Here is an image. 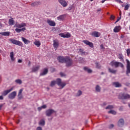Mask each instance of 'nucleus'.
<instances>
[{
  "mask_svg": "<svg viewBox=\"0 0 130 130\" xmlns=\"http://www.w3.org/2000/svg\"><path fill=\"white\" fill-rule=\"evenodd\" d=\"M37 130H42V128L41 127H38Z\"/></svg>",
  "mask_w": 130,
  "mask_h": 130,
  "instance_id": "obj_53",
  "label": "nucleus"
},
{
  "mask_svg": "<svg viewBox=\"0 0 130 130\" xmlns=\"http://www.w3.org/2000/svg\"><path fill=\"white\" fill-rule=\"evenodd\" d=\"M41 4V2H36L32 3L31 5L32 7H37L39 5H40Z\"/></svg>",
  "mask_w": 130,
  "mask_h": 130,
  "instance_id": "obj_21",
  "label": "nucleus"
},
{
  "mask_svg": "<svg viewBox=\"0 0 130 130\" xmlns=\"http://www.w3.org/2000/svg\"><path fill=\"white\" fill-rule=\"evenodd\" d=\"M116 2H118L119 3L123 4V3L121 1V0H116Z\"/></svg>",
  "mask_w": 130,
  "mask_h": 130,
  "instance_id": "obj_50",
  "label": "nucleus"
},
{
  "mask_svg": "<svg viewBox=\"0 0 130 130\" xmlns=\"http://www.w3.org/2000/svg\"><path fill=\"white\" fill-rule=\"evenodd\" d=\"M113 85H114L116 87H121V84L119 82H114L113 83Z\"/></svg>",
  "mask_w": 130,
  "mask_h": 130,
  "instance_id": "obj_23",
  "label": "nucleus"
},
{
  "mask_svg": "<svg viewBox=\"0 0 130 130\" xmlns=\"http://www.w3.org/2000/svg\"><path fill=\"white\" fill-rule=\"evenodd\" d=\"M16 95H17L16 91H13L9 94L8 98L10 100H13L15 98Z\"/></svg>",
  "mask_w": 130,
  "mask_h": 130,
  "instance_id": "obj_8",
  "label": "nucleus"
},
{
  "mask_svg": "<svg viewBox=\"0 0 130 130\" xmlns=\"http://www.w3.org/2000/svg\"><path fill=\"white\" fill-rule=\"evenodd\" d=\"M30 61H29L28 66H30Z\"/></svg>",
  "mask_w": 130,
  "mask_h": 130,
  "instance_id": "obj_63",
  "label": "nucleus"
},
{
  "mask_svg": "<svg viewBox=\"0 0 130 130\" xmlns=\"http://www.w3.org/2000/svg\"><path fill=\"white\" fill-rule=\"evenodd\" d=\"M26 26V24L24 23H22L21 24H19V23L16 24L14 27H16L17 28L15 29V31L17 33H20L21 31H24L26 30V28L24 27H25Z\"/></svg>",
  "mask_w": 130,
  "mask_h": 130,
  "instance_id": "obj_1",
  "label": "nucleus"
},
{
  "mask_svg": "<svg viewBox=\"0 0 130 130\" xmlns=\"http://www.w3.org/2000/svg\"><path fill=\"white\" fill-rule=\"evenodd\" d=\"M57 19L60 21L63 20L64 19V15H61L57 17Z\"/></svg>",
  "mask_w": 130,
  "mask_h": 130,
  "instance_id": "obj_30",
  "label": "nucleus"
},
{
  "mask_svg": "<svg viewBox=\"0 0 130 130\" xmlns=\"http://www.w3.org/2000/svg\"><path fill=\"white\" fill-rule=\"evenodd\" d=\"M18 99L19 100H21V99H22V94H18Z\"/></svg>",
  "mask_w": 130,
  "mask_h": 130,
  "instance_id": "obj_46",
  "label": "nucleus"
},
{
  "mask_svg": "<svg viewBox=\"0 0 130 130\" xmlns=\"http://www.w3.org/2000/svg\"><path fill=\"white\" fill-rule=\"evenodd\" d=\"M110 65H111V66L112 67L115 66V67L116 68H118L119 66L121 68H123L124 67L123 64L122 63L115 61L114 60L112 61L111 63H110Z\"/></svg>",
  "mask_w": 130,
  "mask_h": 130,
  "instance_id": "obj_2",
  "label": "nucleus"
},
{
  "mask_svg": "<svg viewBox=\"0 0 130 130\" xmlns=\"http://www.w3.org/2000/svg\"><path fill=\"white\" fill-rule=\"evenodd\" d=\"M13 87H12L11 89L6 90L4 91L2 93V94L3 96H6L9 93H10L11 91H12L13 90Z\"/></svg>",
  "mask_w": 130,
  "mask_h": 130,
  "instance_id": "obj_12",
  "label": "nucleus"
},
{
  "mask_svg": "<svg viewBox=\"0 0 130 130\" xmlns=\"http://www.w3.org/2000/svg\"><path fill=\"white\" fill-rule=\"evenodd\" d=\"M48 72V70L47 68L44 69V71L42 73L40 74V76H44L46 75Z\"/></svg>",
  "mask_w": 130,
  "mask_h": 130,
  "instance_id": "obj_20",
  "label": "nucleus"
},
{
  "mask_svg": "<svg viewBox=\"0 0 130 130\" xmlns=\"http://www.w3.org/2000/svg\"><path fill=\"white\" fill-rule=\"evenodd\" d=\"M114 125L112 124L111 125H110V126H109V128H113V127H114Z\"/></svg>",
  "mask_w": 130,
  "mask_h": 130,
  "instance_id": "obj_47",
  "label": "nucleus"
},
{
  "mask_svg": "<svg viewBox=\"0 0 130 130\" xmlns=\"http://www.w3.org/2000/svg\"><path fill=\"white\" fill-rule=\"evenodd\" d=\"M117 71L109 68V72L112 73V74H116V73Z\"/></svg>",
  "mask_w": 130,
  "mask_h": 130,
  "instance_id": "obj_27",
  "label": "nucleus"
},
{
  "mask_svg": "<svg viewBox=\"0 0 130 130\" xmlns=\"http://www.w3.org/2000/svg\"><path fill=\"white\" fill-rule=\"evenodd\" d=\"M57 60L59 61L60 63H65L66 60V56H59L57 57Z\"/></svg>",
  "mask_w": 130,
  "mask_h": 130,
  "instance_id": "obj_9",
  "label": "nucleus"
},
{
  "mask_svg": "<svg viewBox=\"0 0 130 130\" xmlns=\"http://www.w3.org/2000/svg\"><path fill=\"white\" fill-rule=\"evenodd\" d=\"M101 88L100 87V86L98 85H96V86H95V91H96V92H101Z\"/></svg>",
  "mask_w": 130,
  "mask_h": 130,
  "instance_id": "obj_26",
  "label": "nucleus"
},
{
  "mask_svg": "<svg viewBox=\"0 0 130 130\" xmlns=\"http://www.w3.org/2000/svg\"><path fill=\"white\" fill-rule=\"evenodd\" d=\"M56 82L55 81H53L51 82V83L50 84V86L53 87V86L55 85L56 84Z\"/></svg>",
  "mask_w": 130,
  "mask_h": 130,
  "instance_id": "obj_37",
  "label": "nucleus"
},
{
  "mask_svg": "<svg viewBox=\"0 0 130 130\" xmlns=\"http://www.w3.org/2000/svg\"><path fill=\"white\" fill-rule=\"evenodd\" d=\"M91 36L98 38L101 36V34L98 31H93L91 33Z\"/></svg>",
  "mask_w": 130,
  "mask_h": 130,
  "instance_id": "obj_16",
  "label": "nucleus"
},
{
  "mask_svg": "<svg viewBox=\"0 0 130 130\" xmlns=\"http://www.w3.org/2000/svg\"><path fill=\"white\" fill-rule=\"evenodd\" d=\"M45 122L44 120H41L40 122H39V124L40 125H45Z\"/></svg>",
  "mask_w": 130,
  "mask_h": 130,
  "instance_id": "obj_33",
  "label": "nucleus"
},
{
  "mask_svg": "<svg viewBox=\"0 0 130 130\" xmlns=\"http://www.w3.org/2000/svg\"><path fill=\"white\" fill-rule=\"evenodd\" d=\"M118 98L121 100H127L130 99V95L128 94L120 93Z\"/></svg>",
  "mask_w": 130,
  "mask_h": 130,
  "instance_id": "obj_3",
  "label": "nucleus"
},
{
  "mask_svg": "<svg viewBox=\"0 0 130 130\" xmlns=\"http://www.w3.org/2000/svg\"><path fill=\"white\" fill-rule=\"evenodd\" d=\"M14 23H15V21L13 20V18H12L11 19H9V24L10 25L12 26V25H14Z\"/></svg>",
  "mask_w": 130,
  "mask_h": 130,
  "instance_id": "obj_24",
  "label": "nucleus"
},
{
  "mask_svg": "<svg viewBox=\"0 0 130 130\" xmlns=\"http://www.w3.org/2000/svg\"><path fill=\"white\" fill-rule=\"evenodd\" d=\"M9 41L11 43H12L14 45H16L19 46H23V44L20 41H17L16 40H15V39H10Z\"/></svg>",
  "mask_w": 130,
  "mask_h": 130,
  "instance_id": "obj_4",
  "label": "nucleus"
},
{
  "mask_svg": "<svg viewBox=\"0 0 130 130\" xmlns=\"http://www.w3.org/2000/svg\"><path fill=\"white\" fill-rule=\"evenodd\" d=\"M42 109H43V108H42V106H41V107H39V108H38V109L39 111H41Z\"/></svg>",
  "mask_w": 130,
  "mask_h": 130,
  "instance_id": "obj_54",
  "label": "nucleus"
},
{
  "mask_svg": "<svg viewBox=\"0 0 130 130\" xmlns=\"http://www.w3.org/2000/svg\"><path fill=\"white\" fill-rule=\"evenodd\" d=\"M40 68V67L39 66L36 67H33L32 69V72H36L39 70Z\"/></svg>",
  "mask_w": 130,
  "mask_h": 130,
  "instance_id": "obj_25",
  "label": "nucleus"
},
{
  "mask_svg": "<svg viewBox=\"0 0 130 130\" xmlns=\"http://www.w3.org/2000/svg\"><path fill=\"white\" fill-rule=\"evenodd\" d=\"M120 38H121V39L124 38V35H121V36H120Z\"/></svg>",
  "mask_w": 130,
  "mask_h": 130,
  "instance_id": "obj_58",
  "label": "nucleus"
},
{
  "mask_svg": "<svg viewBox=\"0 0 130 130\" xmlns=\"http://www.w3.org/2000/svg\"><path fill=\"white\" fill-rule=\"evenodd\" d=\"M113 108H114L113 106L109 105V106H108V107H106V109H113Z\"/></svg>",
  "mask_w": 130,
  "mask_h": 130,
  "instance_id": "obj_40",
  "label": "nucleus"
},
{
  "mask_svg": "<svg viewBox=\"0 0 130 130\" xmlns=\"http://www.w3.org/2000/svg\"><path fill=\"white\" fill-rule=\"evenodd\" d=\"M58 2L63 7H66L68 6V4L65 0H58Z\"/></svg>",
  "mask_w": 130,
  "mask_h": 130,
  "instance_id": "obj_15",
  "label": "nucleus"
},
{
  "mask_svg": "<svg viewBox=\"0 0 130 130\" xmlns=\"http://www.w3.org/2000/svg\"><path fill=\"white\" fill-rule=\"evenodd\" d=\"M56 112L52 109H48L46 111V113L47 116H50L52 114L55 113Z\"/></svg>",
  "mask_w": 130,
  "mask_h": 130,
  "instance_id": "obj_13",
  "label": "nucleus"
},
{
  "mask_svg": "<svg viewBox=\"0 0 130 130\" xmlns=\"http://www.w3.org/2000/svg\"><path fill=\"white\" fill-rule=\"evenodd\" d=\"M83 42L86 44V45H88L90 48H93L94 47V45L92 42H90L89 41L87 40H84L83 41Z\"/></svg>",
  "mask_w": 130,
  "mask_h": 130,
  "instance_id": "obj_10",
  "label": "nucleus"
},
{
  "mask_svg": "<svg viewBox=\"0 0 130 130\" xmlns=\"http://www.w3.org/2000/svg\"><path fill=\"white\" fill-rule=\"evenodd\" d=\"M101 48L102 49H104V47L103 45H101Z\"/></svg>",
  "mask_w": 130,
  "mask_h": 130,
  "instance_id": "obj_57",
  "label": "nucleus"
},
{
  "mask_svg": "<svg viewBox=\"0 0 130 130\" xmlns=\"http://www.w3.org/2000/svg\"><path fill=\"white\" fill-rule=\"evenodd\" d=\"M34 44L36 45L37 47H40L41 45V43L40 41H36L35 43Z\"/></svg>",
  "mask_w": 130,
  "mask_h": 130,
  "instance_id": "obj_32",
  "label": "nucleus"
},
{
  "mask_svg": "<svg viewBox=\"0 0 130 130\" xmlns=\"http://www.w3.org/2000/svg\"><path fill=\"white\" fill-rule=\"evenodd\" d=\"M126 53H127V56H129L130 54V49H128L126 50Z\"/></svg>",
  "mask_w": 130,
  "mask_h": 130,
  "instance_id": "obj_41",
  "label": "nucleus"
},
{
  "mask_svg": "<svg viewBox=\"0 0 130 130\" xmlns=\"http://www.w3.org/2000/svg\"><path fill=\"white\" fill-rule=\"evenodd\" d=\"M56 83L58 86H61V88H63L66 85V83L61 82V80L59 78L56 80Z\"/></svg>",
  "mask_w": 130,
  "mask_h": 130,
  "instance_id": "obj_6",
  "label": "nucleus"
},
{
  "mask_svg": "<svg viewBox=\"0 0 130 130\" xmlns=\"http://www.w3.org/2000/svg\"><path fill=\"white\" fill-rule=\"evenodd\" d=\"M47 106L45 105H44L42 106V109H45L46 108Z\"/></svg>",
  "mask_w": 130,
  "mask_h": 130,
  "instance_id": "obj_51",
  "label": "nucleus"
},
{
  "mask_svg": "<svg viewBox=\"0 0 130 130\" xmlns=\"http://www.w3.org/2000/svg\"><path fill=\"white\" fill-rule=\"evenodd\" d=\"M118 58L120 59L121 61L123 60V56L122 54H118Z\"/></svg>",
  "mask_w": 130,
  "mask_h": 130,
  "instance_id": "obj_31",
  "label": "nucleus"
},
{
  "mask_svg": "<svg viewBox=\"0 0 130 130\" xmlns=\"http://www.w3.org/2000/svg\"><path fill=\"white\" fill-rule=\"evenodd\" d=\"M84 71H87V73H92V70L90 69H88V68L86 67L84 68Z\"/></svg>",
  "mask_w": 130,
  "mask_h": 130,
  "instance_id": "obj_29",
  "label": "nucleus"
},
{
  "mask_svg": "<svg viewBox=\"0 0 130 130\" xmlns=\"http://www.w3.org/2000/svg\"><path fill=\"white\" fill-rule=\"evenodd\" d=\"M128 107H130V103L128 104Z\"/></svg>",
  "mask_w": 130,
  "mask_h": 130,
  "instance_id": "obj_64",
  "label": "nucleus"
},
{
  "mask_svg": "<svg viewBox=\"0 0 130 130\" xmlns=\"http://www.w3.org/2000/svg\"><path fill=\"white\" fill-rule=\"evenodd\" d=\"M126 72L127 75H128V73H130V61L128 59H126Z\"/></svg>",
  "mask_w": 130,
  "mask_h": 130,
  "instance_id": "obj_7",
  "label": "nucleus"
},
{
  "mask_svg": "<svg viewBox=\"0 0 130 130\" xmlns=\"http://www.w3.org/2000/svg\"><path fill=\"white\" fill-rule=\"evenodd\" d=\"M0 35L4 36H9L10 35V32L9 31L0 32Z\"/></svg>",
  "mask_w": 130,
  "mask_h": 130,
  "instance_id": "obj_22",
  "label": "nucleus"
},
{
  "mask_svg": "<svg viewBox=\"0 0 130 130\" xmlns=\"http://www.w3.org/2000/svg\"><path fill=\"white\" fill-rule=\"evenodd\" d=\"M121 19V17L119 18L118 19H117V21H119Z\"/></svg>",
  "mask_w": 130,
  "mask_h": 130,
  "instance_id": "obj_59",
  "label": "nucleus"
},
{
  "mask_svg": "<svg viewBox=\"0 0 130 130\" xmlns=\"http://www.w3.org/2000/svg\"><path fill=\"white\" fill-rule=\"evenodd\" d=\"M71 37V35L69 32H68L67 34H65V38H69Z\"/></svg>",
  "mask_w": 130,
  "mask_h": 130,
  "instance_id": "obj_35",
  "label": "nucleus"
},
{
  "mask_svg": "<svg viewBox=\"0 0 130 130\" xmlns=\"http://www.w3.org/2000/svg\"><path fill=\"white\" fill-rule=\"evenodd\" d=\"M123 109V107H120L119 109V111H122Z\"/></svg>",
  "mask_w": 130,
  "mask_h": 130,
  "instance_id": "obj_52",
  "label": "nucleus"
},
{
  "mask_svg": "<svg viewBox=\"0 0 130 130\" xmlns=\"http://www.w3.org/2000/svg\"><path fill=\"white\" fill-rule=\"evenodd\" d=\"M82 93V92L81 90H79L77 94H76L77 96H80Z\"/></svg>",
  "mask_w": 130,
  "mask_h": 130,
  "instance_id": "obj_38",
  "label": "nucleus"
},
{
  "mask_svg": "<svg viewBox=\"0 0 130 130\" xmlns=\"http://www.w3.org/2000/svg\"><path fill=\"white\" fill-rule=\"evenodd\" d=\"M124 124V121L123 119H120L118 121V126L119 127H122V126H123Z\"/></svg>",
  "mask_w": 130,
  "mask_h": 130,
  "instance_id": "obj_11",
  "label": "nucleus"
},
{
  "mask_svg": "<svg viewBox=\"0 0 130 130\" xmlns=\"http://www.w3.org/2000/svg\"><path fill=\"white\" fill-rule=\"evenodd\" d=\"M23 91V90L22 89H21L19 91V93L18 94H22V92Z\"/></svg>",
  "mask_w": 130,
  "mask_h": 130,
  "instance_id": "obj_49",
  "label": "nucleus"
},
{
  "mask_svg": "<svg viewBox=\"0 0 130 130\" xmlns=\"http://www.w3.org/2000/svg\"><path fill=\"white\" fill-rule=\"evenodd\" d=\"M79 51L82 53V54L84 55L85 54V52L84 51L83 49H80L79 50Z\"/></svg>",
  "mask_w": 130,
  "mask_h": 130,
  "instance_id": "obj_42",
  "label": "nucleus"
},
{
  "mask_svg": "<svg viewBox=\"0 0 130 130\" xmlns=\"http://www.w3.org/2000/svg\"><path fill=\"white\" fill-rule=\"evenodd\" d=\"M10 57L12 61H15V58L14 57V53L13 52L10 53Z\"/></svg>",
  "mask_w": 130,
  "mask_h": 130,
  "instance_id": "obj_28",
  "label": "nucleus"
},
{
  "mask_svg": "<svg viewBox=\"0 0 130 130\" xmlns=\"http://www.w3.org/2000/svg\"><path fill=\"white\" fill-rule=\"evenodd\" d=\"M3 105H0V110H1V109H2V107H3Z\"/></svg>",
  "mask_w": 130,
  "mask_h": 130,
  "instance_id": "obj_61",
  "label": "nucleus"
},
{
  "mask_svg": "<svg viewBox=\"0 0 130 130\" xmlns=\"http://www.w3.org/2000/svg\"><path fill=\"white\" fill-rule=\"evenodd\" d=\"M21 39L22 40V41L24 42V43L26 45L28 44L29 43H30V41L26 39L25 38H24V37H22Z\"/></svg>",
  "mask_w": 130,
  "mask_h": 130,
  "instance_id": "obj_19",
  "label": "nucleus"
},
{
  "mask_svg": "<svg viewBox=\"0 0 130 130\" xmlns=\"http://www.w3.org/2000/svg\"><path fill=\"white\" fill-rule=\"evenodd\" d=\"M106 1V0L102 1V3H103V4Z\"/></svg>",
  "mask_w": 130,
  "mask_h": 130,
  "instance_id": "obj_62",
  "label": "nucleus"
},
{
  "mask_svg": "<svg viewBox=\"0 0 130 130\" xmlns=\"http://www.w3.org/2000/svg\"><path fill=\"white\" fill-rule=\"evenodd\" d=\"M121 29V27L120 26H116L114 28V32H118Z\"/></svg>",
  "mask_w": 130,
  "mask_h": 130,
  "instance_id": "obj_17",
  "label": "nucleus"
},
{
  "mask_svg": "<svg viewBox=\"0 0 130 130\" xmlns=\"http://www.w3.org/2000/svg\"><path fill=\"white\" fill-rule=\"evenodd\" d=\"M15 82L18 83V84H21L22 83V81L20 79H17L15 81Z\"/></svg>",
  "mask_w": 130,
  "mask_h": 130,
  "instance_id": "obj_39",
  "label": "nucleus"
},
{
  "mask_svg": "<svg viewBox=\"0 0 130 130\" xmlns=\"http://www.w3.org/2000/svg\"><path fill=\"white\" fill-rule=\"evenodd\" d=\"M64 63H66L67 67H69L73 64V61L72 59L71 58H70V57L66 56V59Z\"/></svg>",
  "mask_w": 130,
  "mask_h": 130,
  "instance_id": "obj_5",
  "label": "nucleus"
},
{
  "mask_svg": "<svg viewBox=\"0 0 130 130\" xmlns=\"http://www.w3.org/2000/svg\"><path fill=\"white\" fill-rule=\"evenodd\" d=\"M95 66H96V68L98 69H100L101 68V66H100L98 62L95 63Z\"/></svg>",
  "mask_w": 130,
  "mask_h": 130,
  "instance_id": "obj_44",
  "label": "nucleus"
},
{
  "mask_svg": "<svg viewBox=\"0 0 130 130\" xmlns=\"http://www.w3.org/2000/svg\"><path fill=\"white\" fill-rule=\"evenodd\" d=\"M115 18V17L113 15H111V17L110 18V19H111V20H114Z\"/></svg>",
  "mask_w": 130,
  "mask_h": 130,
  "instance_id": "obj_43",
  "label": "nucleus"
},
{
  "mask_svg": "<svg viewBox=\"0 0 130 130\" xmlns=\"http://www.w3.org/2000/svg\"><path fill=\"white\" fill-rule=\"evenodd\" d=\"M101 10H102L101 9H99L98 10V12H100Z\"/></svg>",
  "mask_w": 130,
  "mask_h": 130,
  "instance_id": "obj_60",
  "label": "nucleus"
},
{
  "mask_svg": "<svg viewBox=\"0 0 130 130\" xmlns=\"http://www.w3.org/2000/svg\"><path fill=\"white\" fill-rule=\"evenodd\" d=\"M108 113L113 114L114 115L116 114V112L114 110H111V111H109Z\"/></svg>",
  "mask_w": 130,
  "mask_h": 130,
  "instance_id": "obj_36",
  "label": "nucleus"
},
{
  "mask_svg": "<svg viewBox=\"0 0 130 130\" xmlns=\"http://www.w3.org/2000/svg\"><path fill=\"white\" fill-rule=\"evenodd\" d=\"M59 45V43L58 40H54L53 41V47L54 48L56 49H57V48L58 47Z\"/></svg>",
  "mask_w": 130,
  "mask_h": 130,
  "instance_id": "obj_14",
  "label": "nucleus"
},
{
  "mask_svg": "<svg viewBox=\"0 0 130 130\" xmlns=\"http://www.w3.org/2000/svg\"><path fill=\"white\" fill-rule=\"evenodd\" d=\"M22 60L21 59H19L18 60V62H19V63H21L22 62Z\"/></svg>",
  "mask_w": 130,
  "mask_h": 130,
  "instance_id": "obj_55",
  "label": "nucleus"
},
{
  "mask_svg": "<svg viewBox=\"0 0 130 130\" xmlns=\"http://www.w3.org/2000/svg\"><path fill=\"white\" fill-rule=\"evenodd\" d=\"M47 23L51 26H55V25H56L54 21H51L50 20H47Z\"/></svg>",
  "mask_w": 130,
  "mask_h": 130,
  "instance_id": "obj_18",
  "label": "nucleus"
},
{
  "mask_svg": "<svg viewBox=\"0 0 130 130\" xmlns=\"http://www.w3.org/2000/svg\"><path fill=\"white\" fill-rule=\"evenodd\" d=\"M4 99V98L2 95L0 96V100H3Z\"/></svg>",
  "mask_w": 130,
  "mask_h": 130,
  "instance_id": "obj_56",
  "label": "nucleus"
},
{
  "mask_svg": "<svg viewBox=\"0 0 130 130\" xmlns=\"http://www.w3.org/2000/svg\"><path fill=\"white\" fill-rule=\"evenodd\" d=\"M60 75L61 77H62L66 76L65 74H63V73H60Z\"/></svg>",
  "mask_w": 130,
  "mask_h": 130,
  "instance_id": "obj_48",
  "label": "nucleus"
},
{
  "mask_svg": "<svg viewBox=\"0 0 130 130\" xmlns=\"http://www.w3.org/2000/svg\"><path fill=\"white\" fill-rule=\"evenodd\" d=\"M129 7H130V5L129 4H127V5H125L124 6V10L125 11L128 10L129 8Z\"/></svg>",
  "mask_w": 130,
  "mask_h": 130,
  "instance_id": "obj_34",
  "label": "nucleus"
},
{
  "mask_svg": "<svg viewBox=\"0 0 130 130\" xmlns=\"http://www.w3.org/2000/svg\"><path fill=\"white\" fill-rule=\"evenodd\" d=\"M59 36H60L61 37H62V38H66L65 34H59Z\"/></svg>",
  "mask_w": 130,
  "mask_h": 130,
  "instance_id": "obj_45",
  "label": "nucleus"
}]
</instances>
